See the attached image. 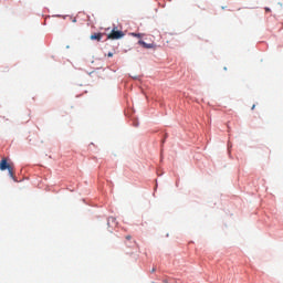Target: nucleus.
I'll list each match as a JSON object with an SVG mask.
<instances>
[{
	"label": "nucleus",
	"mask_w": 283,
	"mask_h": 283,
	"mask_svg": "<svg viewBox=\"0 0 283 283\" xmlns=\"http://www.w3.org/2000/svg\"><path fill=\"white\" fill-rule=\"evenodd\" d=\"M255 107H256V105H252V111H254Z\"/></svg>",
	"instance_id": "obj_9"
},
{
	"label": "nucleus",
	"mask_w": 283,
	"mask_h": 283,
	"mask_svg": "<svg viewBox=\"0 0 283 283\" xmlns=\"http://www.w3.org/2000/svg\"><path fill=\"white\" fill-rule=\"evenodd\" d=\"M104 33H92L91 34V40H97V42H101L102 38H103Z\"/></svg>",
	"instance_id": "obj_3"
},
{
	"label": "nucleus",
	"mask_w": 283,
	"mask_h": 283,
	"mask_svg": "<svg viewBox=\"0 0 283 283\" xmlns=\"http://www.w3.org/2000/svg\"><path fill=\"white\" fill-rule=\"evenodd\" d=\"M265 11H271L270 7H265Z\"/></svg>",
	"instance_id": "obj_8"
},
{
	"label": "nucleus",
	"mask_w": 283,
	"mask_h": 283,
	"mask_svg": "<svg viewBox=\"0 0 283 283\" xmlns=\"http://www.w3.org/2000/svg\"><path fill=\"white\" fill-rule=\"evenodd\" d=\"M130 35H134L135 38H143V33L132 32Z\"/></svg>",
	"instance_id": "obj_5"
},
{
	"label": "nucleus",
	"mask_w": 283,
	"mask_h": 283,
	"mask_svg": "<svg viewBox=\"0 0 283 283\" xmlns=\"http://www.w3.org/2000/svg\"><path fill=\"white\" fill-rule=\"evenodd\" d=\"M123 35H125L123 31L112 30L111 33H108L107 35V40H119L120 38H123Z\"/></svg>",
	"instance_id": "obj_2"
},
{
	"label": "nucleus",
	"mask_w": 283,
	"mask_h": 283,
	"mask_svg": "<svg viewBox=\"0 0 283 283\" xmlns=\"http://www.w3.org/2000/svg\"><path fill=\"white\" fill-rule=\"evenodd\" d=\"M0 170L1 171H9V176L15 180V176H14V168L11 164H8V159L6 157H2L1 161H0Z\"/></svg>",
	"instance_id": "obj_1"
},
{
	"label": "nucleus",
	"mask_w": 283,
	"mask_h": 283,
	"mask_svg": "<svg viewBox=\"0 0 283 283\" xmlns=\"http://www.w3.org/2000/svg\"><path fill=\"white\" fill-rule=\"evenodd\" d=\"M138 44L143 45V48H146V49L154 48V44H147V42H144V40H139Z\"/></svg>",
	"instance_id": "obj_4"
},
{
	"label": "nucleus",
	"mask_w": 283,
	"mask_h": 283,
	"mask_svg": "<svg viewBox=\"0 0 283 283\" xmlns=\"http://www.w3.org/2000/svg\"><path fill=\"white\" fill-rule=\"evenodd\" d=\"M114 56L113 52H108V57L112 59Z\"/></svg>",
	"instance_id": "obj_7"
},
{
	"label": "nucleus",
	"mask_w": 283,
	"mask_h": 283,
	"mask_svg": "<svg viewBox=\"0 0 283 283\" xmlns=\"http://www.w3.org/2000/svg\"><path fill=\"white\" fill-rule=\"evenodd\" d=\"M126 239L130 241L133 239L132 234H126Z\"/></svg>",
	"instance_id": "obj_6"
}]
</instances>
